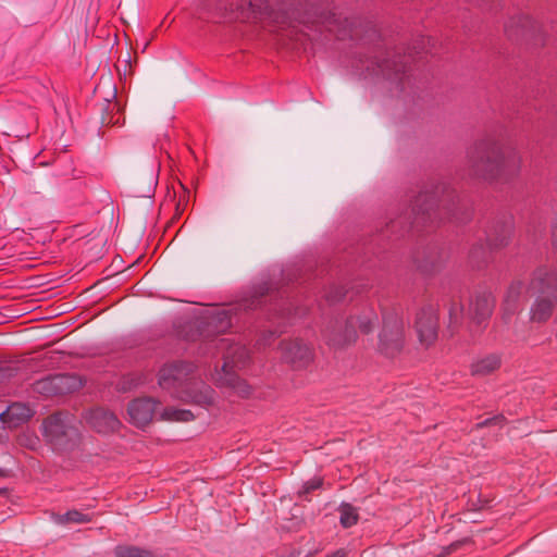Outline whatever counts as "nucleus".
<instances>
[{
  "label": "nucleus",
  "instance_id": "20",
  "mask_svg": "<svg viewBox=\"0 0 557 557\" xmlns=\"http://www.w3.org/2000/svg\"><path fill=\"white\" fill-rule=\"evenodd\" d=\"M207 324L215 332H224L231 326L230 311L224 308H212L203 317Z\"/></svg>",
  "mask_w": 557,
  "mask_h": 557
},
{
  "label": "nucleus",
  "instance_id": "28",
  "mask_svg": "<svg viewBox=\"0 0 557 557\" xmlns=\"http://www.w3.org/2000/svg\"><path fill=\"white\" fill-rule=\"evenodd\" d=\"M343 296H344L343 288L337 287V286L332 287V289L326 295V297L330 301L339 300Z\"/></svg>",
  "mask_w": 557,
  "mask_h": 557
},
{
  "label": "nucleus",
  "instance_id": "12",
  "mask_svg": "<svg viewBox=\"0 0 557 557\" xmlns=\"http://www.w3.org/2000/svg\"><path fill=\"white\" fill-rule=\"evenodd\" d=\"M419 341L424 346H430L437 337V314L433 307L421 309L417 313L414 322Z\"/></svg>",
  "mask_w": 557,
  "mask_h": 557
},
{
  "label": "nucleus",
  "instance_id": "17",
  "mask_svg": "<svg viewBox=\"0 0 557 557\" xmlns=\"http://www.w3.org/2000/svg\"><path fill=\"white\" fill-rule=\"evenodd\" d=\"M535 300L531 307V320L533 322H544L553 313L557 304V295H534Z\"/></svg>",
  "mask_w": 557,
  "mask_h": 557
},
{
  "label": "nucleus",
  "instance_id": "23",
  "mask_svg": "<svg viewBox=\"0 0 557 557\" xmlns=\"http://www.w3.org/2000/svg\"><path fill=\"white\" fill-rule=\"evenodd\" d=\"M91 520V518L83 513L78 510H70L65 513H54L53 515V521L57 524L65 525L71 523H87Z\"/></svg>",
  "mask_w": 557,
  "mask_h": 557
},
{
  "label": "nucleus",
  "instance_id": "22",
  "mask_svg": "<svg viewBox=\"0 0 557 557\" xmlns=\"http://www.w3.org/2000/svg\"><path fill=\"white\" fill-rule=\"evenodd\" d=\"M161 420L168 422H188L194 420L195 413L187 409L169 407L161 412Z\"/></svg>",
  "mask_w": 557,
  "mask_h": 557
},
{
  "label": "nucleus",
  "instance_id": "36",
  "mask_svg": "<svg viewBox=\"0 0 557 557\" xmlns=\"http://www.w3.org/2000/svg\"><path fill=\"white\" fill-rule=\"evenodd\" d=\"M469 331H470V333H474V332H476L478 330H474L472 326H470V327H469Z\"/></svg>",
  "mask_w": 557,
  "mask_h": 557
},
{
  "label": "nucleus",
  "instance_id": "4",
  "mask_svg": "<svg viewBox=\"0 0 557 557\" xmlns=\"http://www.w3.org/2000/svg\"><path fill=\"white\" fill-rule=\"evenodd\" d=\"M216 348L222 354L223 364L221 371L213 376L214 382L221 386H231L237 389L243 397L248 395L247 385L242 382L234 370L244 367L249 358L247 348L232 342L230 338H221L216 342Z\"/></svg>",
  "mask_w": 557,
  "mask_h": 557
},
{
  "label": "nucleus",
  "instance_id": "7",
  "mask_svg": "<svg viewBox=\"0 0 557 557\" xmlns=\"http://www.w3.org/2000/svg\"><path fill=\"white\" fill-rule=\"evenodd\" d=\"M377 322V314L372 306L364 307L346 321H335L327 331V344L334 348H344L355 342L356 325L368 333Z\"/></svg>",
  "mask_w": 557,
  "mask_h": 557
},
{
  "label": "nucleus",
  "instance_id": "14",
  "mask_svg": "<svg viewBox=\"0 0 557 557\" xmlns=\"http://www.w3.org/2000/svg\"><path fill=\"white\" fill-rule=\"evenodd\" d=\"M157 412V403L152 398H138L128 404L129 421L138 428L150 423Z\"/></svg>",
  "mask_w": 557,
  "mask_h": 557
},
{
  "label": "nucleus",
  "instance_id": "8",
  "mask_svg": "<svg viewBox=\"0 0 557 557\" xmlns=\"http://www.w3.org/2000/svg\"><path fill=\"white\" fill-rule=\"evenodd\" d=\"M46 438L57 449H66L78 440V429L75 418L67 412H58L48 417L44 422Z\"/></svg>",
  "mask_w": 557,
  "mask_h": 557
},
{
  "label": "nucleus",
  "instance_id": "19",
  "mask_svg": "<svg viewBox=\"0 0 557 557\" xmlns=\"http://www.w3.org/2000/svg\"><path fill=\"white\" fill-rule=\"evenodd\" d=\"M524 285L521 281H515L508 287L504 299V314L503 319L506 323L509 322V315L513 314L518 309L519 300L523 294Z\"/></svg>",
  "mask_w": 557,
  "mask_h": 557
},
{
  "label": "nucleus",
  "instance_id": "31",
  "mask_svg": "<svg viewBox=\"0 0 557 557\" xmlns=\"http://www.w3.org/2000/svg\"><path fill=\"white\" fill-rule=\"evenodd\" d=\"M381 73L386 76L387 78H392L391 70H392V63L389 61H386L384 64L380 65Z\"/></svg>",
  "mask_w": 557,
  "mask_h": 557
},
{
  "label": "nucleus",
  "instance_id": "1",
  "mask_svg": "<svg viewBox=\"0 0 557 557\" xmlns=\"http://www.w3.org/2000/svg\"><path fill=\"white\" fill-rule=\"evenodd\" d=\"M231 10L237 12V17L243 21L257 18L259 15L267 14L272 22L281 25L296 28L301 25L300 32L310 39H315L311 32H321L322 28L333 33L338 39H344L347 35L349 22L335 13L331 12H302L299 8L289 3H281L276 8H269L263 3H257L252 0H237L231 4Z\"/></svg>",
  "mask_w": 557,
  "mask_h": 557
},
{
  "label": "nucleus",
  "instance_id": "37",
  "mask_svg": "<svg viewBox=\"0 0 557 557\" xmlns=\"http://www.w3.org/2000/svg\"><path fill=\"white\" fill-rule=\"evenodd\" d=\"M0 475H5V471L0 469Z\"/></svg>",
  "mask_w": 557,
  "mask_h": 557
},
{
  "label": "nucleus",
  "instance_id": "3",
  "mask_svg": "<svg viewBox=\"0 0 557 557\" xmlns=\"http://www.w3.org/2000/svg\"><path fill=\"white\" fill-rule=\"evenodd\" d=\"M193 370L186 362L165 366L159 372L158 383L163 389H174L180 399L206 408L213 403V391L205 382L194 379Z\"/></svg>",
  "mask_w": 557,
  "mask_h": 557
},
{
  "label": "nucleus",
  "instance_id": "6",
  "mask_svg": "<svg viewBox=\"0 0 557 557\" xmlns=\"http://www.w3.org/2000/svg\"><path fill=\"white\" fill-rule=\"evenodd\" d=\"M494 308V298L490 293H476L467 304L461 299H451L448 306L449 327H456L465 320L480 330L482 324L491 317Z\"/></svg>",
  "mask_w": 557,
  "mask_h": 557
},
{
  "label": "nucleus",
  "instance_id": "10",
  "mask_svg": "<svg viewBox=\"0 0 557 557\" xmlns=\"http://www.w3.org/2000/svg\"><path fill=\"white\" fill-rule=\"evenodd\" d=\"M83 380L75 374H59L36 382V392L45 396L64 395L78 391Z\"/></svg>",
  "mask_w": 557,
  "mask_h": 557
},
{
  "label": "nucleus",
  "instance_id": "30",
  "mask_svg": "<svg viewBox=\"0 0 557 557\" xmlns=\"http://www.w3.org/2000/svg\"><path fill=\"white\" fill-rule=\"evenodd\" d=\"M483 255H484V251H483V246L481 244L475 245L471 250V256L475 260L481 259L483 257Z\"/></svg>",
  "mask_w": 557,
  "mask_h": 557
},
{
  "label": "nucleus",
  "instance_id": "25",
  "mask_svg": "<svg viewBox=\"0 0 557 557\" xmlns=\"http://www.w3.org/2000/svg\"><path fill=\"white\" fill-rule=\"evenodd\" d=\"M339 522L344 528L355 525L359 520V513L356 507L350 504L343 503L338 507Z\"/></svg>",
  "mask_w": 557,
  "mask_h": 557
},
{
  "label": "nucleus",
  "instance_id": "34",
  "mask_svg": "<svg viewBox=\"0 0 557 557\" xmlns=\"http://www.w3.org/2000/svg\"><path fill=\"white\" fill-rule=\"evenodd\" d=\"M345 556H346V553L343 549H339V550L329 555L327 557H345Z\"/></svg>",
  "mask_w": 557,
  "mask_h": 557
},
{
  "label": "nucleus",
  "instance_id": "2",
  "mask_svg": "<svg viewBox=\"0 0 557 557\" xmlns=\"http://www.w3.org/2000/svg\"><path fill=\"white\" fill-rule=\"evenodd\" d=\"M467 159L472 174L488 182L512 178L522 166L521 153L506 140L493 135L476 140L468 150Z\"/></svg>",
  "mask_w": 557,
  "mask_h": 557
},
{
  "label": "nucleus",
  "instance_id": "35",
  "mask_svg": "<svg viewBox=\"0 0 557 557\" xmlns=\"http://www.w3.org/2000/svg\"><path fill=\"white\" fill-rule=\"evenodd\" d=\"M255 306H256V305H255V300H252L249 305H247V306H246V308H252V307H255Z\"/></svg>",
  "mask_w": 557,
  "mask_h": 557
},
{
  "label": "nucleus",
  "instance_id": "27",
  "mask_svg": "<svg viewBox=\"0 0 557 557\" xmlns=\"http://www.w3.org/2000/svg\"><path fill=\"white\" fill-rule=\"evenodd\" d=\"M417 262L418 268L425 273H431L436 270V264L434 262L433 256L428 257V259L425 260H417Z\"/></svg>",
  "mask_w": 557,
  "mask_h": 557
},
{
  "label": "nucleus",
  "instance_id": "21",
  "mask_svg": "<svg viewBox=\"0 0 557 557\" xmlns=\"http://www.w3.org/2000/svg\"><path fill=\"white\" fill-rule=\"evenodd\" d=\"M121 110L120 103L117 101H112L110 99H104L101 106V115L100 121L102 125H123L124 117L119 115Z\"/></svg>",
  "mask_w": 557,
  "mask_h": 557
},
{
  "label": "nucleus",
  "instance_id": "11",
  "mask_svg": "<svg viewBox=\"0 0 557 557\" xmlns=\"http://www.w3.org/2000/svg\"><path fill=\"white\" fill-rule=\"evenodd\" d=\"M281 350L282 359L296 370L307 368L313 358L311 348L299 339L283 342Z\"/></svg>",
  "mask_w": 557,
  "mask_h": 557
},
{
  "label": "nucleus",
  "instance_id": "18",
  "mask_svg": "<svg viewBox=\"0 0 557 557\" xmlns=\"http://www.w3.org/2000/svg\"><path fill=\"white\" fill-rule=\"evenodd\" d=\"M32 416L33 411L29 407L15 403L0 414V420L5 426L13 429L28 421Z\"/></svg>",
  "mask_w": 557,
  "mask_h": 557
},
{
  "label": "nucleus",
  "instance_id": "24",
  "mask_svg": "<svg viewBox=\"0 0 557 557\" xmlns=\"http://www.w3.org/2000/svg\"><path fill=\"white\" fill-rule=\"evenodd\" d=\"M500 364V359L496 355L487 356L472 366V373L475 375H486L495 371Z\"/></svg>",
  "mask_w": 557,
  "mask_h": 557
},
{
  "label": "nucleus",
  "instance_id": "13",
  "mask_svg": "<svg viewBox=\"0 0 557 557\" xmlns=\"http://www.w3.org/2000/svg\"><path fill=\"white\" fill-rule=\"evenodd\" d=\"M529 288L532 295H557V273L546 267H537L530 281Z\"/></svg>",
  "mask_w": 557,
  "mask_h": 557
},
{
  "label": "nucleus",
  "instance_id": "9",
  "mask_svg": "<svg viewBox=\"0 0 557 557\" xmlns=\"http://www.w3.org/2000/svg\"><path fill=\"white\" fill-rule=\"evenodd\" d=\"M405 321L396 312L384 314L383 327L379 334L377 349L387 357H394L405 344Z\"/></svg>",
  "mask_w": 557,
  "mask_h": 557
},
{
  "label": "nucleus",
  "instance_id": "33",
  "mask_svg": "<svg viewBox=\"0 0 557 557\" xmlns=\"http://www.w3.org/2000/svg\"><path fill=\"white\" fill-rule=\"evenodd\" d=\"M404 225V220L403 219H398L396 221H392V227L393 228H396V227H403Z\"/></svg>",
  "mask_w": 557,
  "mask_h": 557
},
{
  "label": "nucleus",
  "instance_id": "29",
  "mask_svg": "<svg viewBox=\"0 0 557 557\" xmlns=\"http://www.w3.org/2000/svg\"><path fill=\"white\" fill-rule=\"evenodd\" d=\"M322 484V480L319 479V478H315V479H312L310 481H308L305 486H304V492L305 493H309L313 490H317L321 486Z\"/></svg>",
  "mask_w": 557,
  "mask_h": 557
},
{
  "label": "nucleus",
  "instance_id": "26",
  "mask_svg": "<svg viewBox=\"0 0 557 557\" xmlns=\"http://www.w3.org/2000/svg\"><path fill=\"white\" fill-rule=\"evenodd\" d=\"M116 557H151L148 550L132 545H119L114 548Z\"/></svg>",
  "mask_w": 557,
  "mask_h": 557
},
{
  "label": "nucleus",
  "instance_id": "5",
  "mask_svg": "<svg viewBox=\"0 0 557 557\" xmlns=\"http://www.w3.org/2000/svg\"><path fill=\"white\" fill-rule=\"evenodd\" d=\"M459 203V196L447 183L432 182L422 187L411 205V211L416 215H430L437 209L447 213H454Z\"/></svg>",
  "mask_w": 557,
  "mask_h": 557
},
{
  "label": "nucleus",
  "instance_id": "15",
  "mask_svg": "<svg viewBox=\"0 0 557 557\" xmlns=\"http://www.w3.org/2000/svg\"><path fill=\"white\" fill-rule=\"evenodd\" d=\"M85 419L98 433H111L116 431L120 426V421L116 416L104 408H95L89 410L86 413Z\"/></svg>",
  "mask_w": 557,
  "mask_h": 557
},
{
  "label": "nucleus",
  "instance_id": "16",
  "mask_svg": "<svg viewBox=\"0 0 557 557\" xmlns=\"http://www.w3.org/2000/svg\"><path fill=\"white\" fill-rule=\"evenodd\" d=\"M512 234V226L509 221L497 222L486 234V246L490 250L499 249L509 244Z\"/></svg>",
  "mask_w": 557,
  "mask_h": 557
},
{
  "label": "nucleus",
  "instance_id": "32",
  "mask_svg": "<svg viewBox=\"0 0 557 557\" xmlns=\"http://www.w3.org/2000/svg\"><path fill=\"white\" fill-rule=\"evenodd\" d=\"M552 240L555 248H557V219L555 220L552 228Z\"/></svg>",
  "mask_w": 557,
  "mask_h": 557
}]
</instances>
